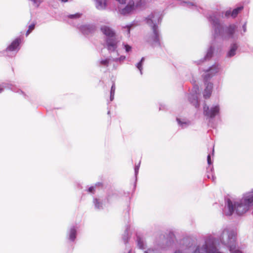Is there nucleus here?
Listing matches in <instances>:
<instances>
[{
  "label": "nucleus",
  "mask_w": 253,
  "mask_h": 253,
  "mask_svg": "<svg viewBox=\"0 0 253 253\" xmlns=\"http://www.w3.org/2000/svg\"><path fill=\"white\" fill-rule=\"evenodd\" d=\"M253 205V193H246L242 199L233 200L228 199L224 212L226 215H231L234 212L238 215H242L246 212Z\"/></svg>",
  "instance_id": "obj_1"
},
{
  "label": "nucleus",
  "mask_w": 253,
  "mask_h": 253,
  "mask_svg": "<svg viewBox=\"0 0 253 253\" xmlns=\"http://www.w3.org/2000/svg\"><path fill=\"white\" fill-rule=\"evenodd\" d=\"M210 19L214 28L215 38L220 36L223 40L231 39L234 40L238 39L237 25L235 24L230 25L225 29L224 33H222V27L219 22V16L213 14L210 16Z\"/></svg>",
  "instance_id": "obj_2"
},
{
  "label": "nucleus",
  "mask_w": 253,
  "mask_h": 253,
  "mask_svg": "<svg viewBox=\"0 0 253 253\" xmlns=\"http://www.w3.org/2000/svg\"><path fill=\"white\" fill-rule=\"evenodd\" d=\"M236 233L229 228L224 229L220 236V240L224 245L227 246L231 253H241L236 247Z\"/></svg>",
  "instance_id": "obj_3"
},
{
  "label": "nucleus",
  "mask_w": 253,
  "mask_h": 253,
  "mask_svg": "<svg viewBox=\"0 0 253 253\" xmlns=\"http://www.w3.org/2000/svg\"><path fill=\"white\" fill-rule=\"evenodd\" d=\"M161 18L159 13H152L146 18L147 23L152 28L153 33L149 36L148 42L153 46L160 45V38L156 24L159 22Z\"/></svg>",
  "instance_id": "obj_4"
},
{
  "label": "nucleus",
  "mask_w": 253,
  "mask_h": 253,
  "mask_svg": "<svg viewBox=\"0 0 253 253\" xmlns=\"http://www.w3.org/2000/svg\"><path fill=\"white\" fill-rule=\"evenodd\" d=\"M121 41V38L117 36L113 38H106L105 47L107 49L109 53H116L119 55L118 47Z\"/></svg>",
  "instance_id": "obj_5"
},
{
  "label": "nucleus",
  "mask_w": 253,
  "mask_h": 253,
  "mask_svg": "<svg viewBox=\"0 0 253 253\" xmlns=\"http://www.w3.org/2000/svg\"><path fill=\"white\" fill-rule=\"evenodd\" d=\"M144 4V0H140L135 4L134 1L130 0L126 6L119 10L120 14L126 15L131 13L136 7L142 6Z\"/></svg>",
  "instance_id": "obj_6"
},
{
  "label": "nucleus",
  "mask_w": 253,
  "mask_h": 253,
  "mask_svg": "<svg viewBox=\"0 0 253 253\" xmlns=\"http://www.w3.org/2000/svg\"><path fill=\"white\" fill-rule=\"evenodd\" d=\"M219 106L217 105L213 106L210 108L206 105L203 107V113L204 115L210 118H213L219 112Z\"/></svg>",
  "instance_id": "obj_7"
},
{
  "label": "nucleus",
  "mask_w": 253,
  "mask_h": 253,
  "mask_svg": "<svg viewBox=\"0 0 253 253\" xmlns=\"http://www.w3.org/2000/svg\"><path fill=\"white\" fill-rule=\"evenodd\" d=\"M220 70L218 65L215 64L207 70L203 75L204 80H209Z\"/></svg>",
  "instance_id": "obj_8"
},
{
  "label": "nucleus",
  "mask_w": 253,
  "mask_h": 253,
  "mask_svg": "<svg viewBox=\"0 0 253 253\" xmlns=\"http://www.w3.org/2000/svg\"><path fill=\"white\" fill-rule=\"evenodd\" d=\"M199 93V87L197 85H195L192 90V94L189 97V101L196 107H199L198 94Z\"/></svg>",
  "instance_id": "obj_9"
},
{
  "label": "nucleus",
  "mask_w": 253,
  "mask_h": 253,
  "mask_svg": "<svg viewBox=\"0 0 253 253\" xmlns=\"http://www.w3.org/2000/svg\"><path fill=\"white\" fill-rule=\"evenodd\" d=\"M101 31L106 38H113L116 36L115 31L110 27L104 25L101 27Z\"/></svg>",
  "instance_id": "obj_10"
},
{
  "label": "nucleus",
  "mask_w": 253,
  "mask_h": 253,
  "mask_svg": "<svg viewBox=\"0 0 253 253\" xmlns=\"http://www.w3.org/2000/svg\"><path fill=\"white\" fill-rule=\"evenodd\" d=\"M209 80H204L205 82V85H206V88L203 92V96L205 99L208 98L211 95L212 84L211 83H208Z\"/></svg>",
  "instance_id": "obj_11"
},
{
  "label": "nucleus",
  "mask_w": 253,
  "mask_h": 253,
  "mask_svg": "<svg viewBox=\"0 0 253 253\" xmlns=\"http://www.w3.org/2000/svg\"><path fill=\"white\" fill-rule=\"evenodd\" d=\"M21 40L20 39H16L6 48V52L18 51L19 49V45Z\"/></svg>",
  "instance_id": "obj_12"
},
{
  "label": "nucleus",
  "mask_w": 253,
  "mask_h": 253,
  "mask_svg": "<svg viewBox=\"0 0 253 253\" xmlns=\"http://www.w3.org/2000/svg\"><path fill=\"white\" fill-rule=\"evenodd\" d=\"M95 6L98 10H104L107 6V0H95Z\"/></svg>",
  "instance_id": "obj_13"
},
{
  "label": "nucleus",
  "mask_w": 253,
  "mask_h": 253,
  "mask_svg": "<svg viewBox=\"0 0 253 253\" xmlns=\"http://www.w3.org/2000/svg\"><path fill=\"white\" fill-rule=\"evenodd\" d=\"M243 9V6H240L236 8H235L233 11L231 12L230 10H227L226 11L225 15V16H229V15H231L233 17H236L239 12L241 11Z\"/></svg>",
  "instance_id": "obj_14"
},
{
  "label": "nucleus",
  "mask_w": 253,
  "mask_h": 253,
  "mask_svg": "<svg viewBox=\"0 0 253 253\" xmlns=\"http://www.w3.org/2000/svg\"><path fill=\"white\" fill-rule=\"evenodd\" d=\"M80 29L82 32L84 34H88L91 33L94 30L93 26L89 25H82L80 27Z\"/></svg>",
  "instance_id": "obj_15"
},
{
  "label": "nucleus",
  "mask_w": 253,
  "mask_h": 253,
  "mask_svg": "<svg viewBox=\"0 0 253 253\" xmlns=\"http://www.w3.org/2000/svg\"><path fill=\"white\" fill-rule=\"evenodd\" d=\"M238 45L236 43L231 44L230 49L227 53V56L231 57L236 54V50L238 48Z\"/></svg>",
  "instance_id": "obj_16"
},
{
  "label": "nucleus",
  "mask_w": 253,
  "mask_h": 253,
  "mask_svg": "<svg viewBox=\"0 0 253 253\" xmlns=\"http://www.w3.org/2000/svg\"><path fill=\"white\" fill-rule=\"evenodd\" d=\"M176 121L179 125L182 128H185L187 127L190 125V122L186 120L185 119H180L179 118L176 119Z\"/></svg>",
  "instance_id": "obj_17"
},
{
  "label": "nucleus",
  "mask_w": 253,
  "mask_h": 253,
  "mask_svg": "<svg viewBox=\"0 0 253 253\" xmlns=\"http://www.w3.org/2000/svg\"><path fill=\"white\" fill-rule=\"evenodd\" d=\"M77 230L74 227L70 228L69 232V239L72 241H74L76 237Z\"/></svg>",
  "instance_id": "obj_18"
},
{
  "label": "nucleus",
  "mask_w": 253,
  "mask_h": 253,
  "mask_svg": "<svg viewBox=\"0 0 253 253\" xmlns=\"http://www.w3.org/2000/svg\"><path fill=\"white\" fill-rule=\"evenodd\" d=\"M112 61V58L101 59L100 61V64L101 66H104V67H107L109 65L110 62Z\"/></svg>",
  "instance_id": "obj_19"
},
{
  "label": "nucleus",
  "mask_w": 253,
  "mask_h": 253,
  "mask_svg": "<svg viewBox=\"0 0 253 253\" xmlns=\"http://www.w3.org/2000/svg\"><path fill=\"white\" fill-rule=\"evenodd\" d=\"M144 253H159V251L156 249L150 248L146 251H145ZM174 253H183L180 250H177Z\"/></svg>",
  "instance_id": "obj_20"
},
{
  "label": "nucleus",
  "mask_w": 253,
  "mask_h": 253,
  "mask_svg": "<svg viewBox=\"0 0 253 253\" xmlns=\"http://www.w3.org/2000/svg\"><path fill=\"white\" fill-rule=\"evenodd\" d=\"M137 245L140 249H143L145 248V243L143 240L140 237L137 239Z\"/></svg>",
  "instance_id": "obj_21"
},
{
  "label": "nucleus",
  "mask_w": 253,
  "mask_h": 253,
  "mask_svg": "<svg viewBox=\"0 0 253 253\" xmlns=\"http://www.w3.org/2000/svg\"><path fill=\"white\" fill-rule=\"evenodd\" d=\"M144 57H142L140 60V61L136 65V67L138 68V69L140 71V74H142V64L144 61Z\"/></svg>",
  "instance_id": "obj_22"
},
{
  "label": "nucleus",
  "mask_w": 253,
  "mask_h": 253,
  "mask_svg": "<svg viewBox=\"0 0 253 253\" xmlns=\"http://www.w3.org/2000/svg\"><path fill=\"white\" fill-rule=\"evenodd\" d=\"M213 51V48L211 46L208 50L207 53L205 56V59H208L210 58L212 56Z\"/></svg>",
  "instance_id": "obj_23"
},
{
  "label": "nucleus",
  "mask_w": 253,
  "mask_h": 253,
  "mask_svg": "<svg viewBox=\"0 0 253 253\" xmlns=\"http://www.w3.org/2000/svg\"><path fill=\"white\" fill-rule=\"evenodd\" d=\"M94 204L95 207L97 209H100L102 208V203H100L99 200L97 199L94 200Z\"/></svg>",
  "instance_id": "obj_24"
},
{
  "label": "nucleus",
  "mask_w": 253,
  "mask_h": 253,
  "mask_svg": "<svg viewBox=\"0 0 253 253\" xmlns=\"http://www.w3.org/2000/svg\"><path fill=\"white\" fill-rule=\"evenodd\" d=\"M126 58L125 56L122 55L119 58H113L112 61L117 62H123Z\"/></svg>",
  "instance_id": "obj_25"
},
{
  "label": "nucleus",
  "mask_w": 253,
  "mask_h": 253,
  "mask_svg": "<svg viewBox=\"0 0 253 253\" xmlns=\"http://www.w3.org/2000/svg\"><path fill=\"white\" fill-rule=\"evenodd\" d=\"M35 26V24H32L29 26V29L26 33V36H28L29 35V34L32 32V31L34 29Z\"/></svg>",
  "instance_id": "obj_26"
},
{
  "label": "nucleus",
  "mask_w": 253,
  "mask_h": 253,
  "mask_svg": "<svg viewBox=\"0 0 253 253\" xmlns=\"http://www.w3.org/2000/svg\"><path fill=\"white\" fill-rule=\"evenodd\" d=\"M123 45L126 52H129L131 50V47L130 45L125 43H124Z\"/></svg>",
  "instance_id": "obj_27"
},
{
  "label": "nucleus",
  "mask_w": 253,
  "mask_h": 253,
  "mask_svg": "<svg viewBox=\"0 0 253 253\" xmlns=\"http://www.w3.org/2000/svg\"><path fill=\"white\" fill-rule=\"evenodd\" d=\"M183 3H184L185 4V5L189 7L196 6V5L193 3H192L191 2L183 1Z\"/></svg>",
  "instance_id": "obj_28"
},
{
  "label": "nucleus",
  "mask_w": 253,
  "mask_h": 253,
  "mask_svg": "<svg viewBox=\"0 0 253 253\" xmlns=\"http://www.w3.org/2000/svg\"><path fill=\"white\" fill-rule=\"evenodd\" d=\"M6 84H3L2 85H0V93H1L3 90L4 87H7L8 88L12 89V88L9 86H6Z\"/></svg>",
  "instance_id": "obj_29"
},
{
  "label": "nucleus",
  "mask_w": 253,
  "mask_h": 253,
  "mask_svg": "<svg viewBox=\"0 0 253 253\" xmlns=\"http://www.w3.org/2000/svg\"><path fill=\"white\" fill-rule=\"evenodd\" d=\"M81 14L79 13H76L75 14H72L69 16L70 18H78L80 17Z\"/></svg>",
  "instance_id": "obj_30"
},
{
  "label": "nucleus",
  "mask_w": 253,
  "mask_h": 253,
  "mask_svg": "<svg viewBox=\"0 0 253 253\" xmlns=\"http://www.w3.org/2000/svg\"><path fill=\"white\" fill-rule=\"evenodd\" d=\"M140 164V162H139L138 165L137 166H136L135 167V168H134L135 174L136 176L137 175V174L138 173V170H139V169Z\"/></svg>",
  "instance_id": "obj_31"
},
{
  "label": "nucleus",
  "mask_w": 253,
  "mask_h": 253,
  "mask_svg": "<svg viewBox=\"0 0 253 253\" xmlns=\"http://www.w3.org/2000/svg\"><path fill=\"white\" fill-rule=\"evenodd\" d=\"M115 89H116L115 84L114 83H113L111 86L110 93L115 94Z\"/></svg>",
  "instance_id": "obj_32"
},
{
  "label": "nucleus",
  "mask_w": 253,
  "mask_h": 253,
  "mask_svg": "<svg viewBox=\"0 0 253 253\" xmlns=\"http://www.w3.org/2000/svg\"><path fill=\"white\" fill-rule=\"evenodd\" d=\"M34 3L37 6H38L40 3L42 1V0H32Z\"/></svg>",
  "instance_id": "obj_33"
},
{
  "label": "nucleus",
  "mask_w": 253,
  "mask_h": 253,
  "mask_svg": "<svg viewBox=\"0 0 253 253\" xmlns=\"http://www.w3.org/2000/svg\"><path fill=\"white\" fill-rule=\"evenodd\" d=\"M207 161H208V164L209 165L211 164L212 162H211V156H210V155H209L208 156Z\"/></svg>",
  "instance_id": "obj_34"
},
{
  "label": "nucleus",
  "mask_w": 253,
  "mask_h": 253,
  "mask_svg": "<svg viewBox=\"0 0 253 253\" xmlns=\"http://www.w3.org/2000/svg\"><path fill=\"white\" fill-rule=\"evenodd\" d=\"M243 30L244 33H245L247 31L246 23H245L243 26Z\"/></svg>",
  "instance_id": "obj_35"
},
{
  "label": "nucleus",
  "mask_w": 253,
  "mask_h": 253,
  "mask_svg": "<svg viewBox=\"0 0 253 253\" xmlns=\"http://www.w3.org/2000/svg\"><path fill=\"white\" fill-rule=\"evenodd\" d=\"M93 191H94V187L93 186H91L89 188L88 192L92 193Z\"/></svg>",
  "instance_id": "obj_36"
},
{
  "label": "nucleus",
  "mask_w": 253,
  "mask_h": 253,
  "mask_svg": "<svg viewBox=\"0 0 253 253\" xmlns=\"http://www.w3.org/2000/svg\"><path fill=\"white\" fill-rule=\"evenodd\" d=\"M114 94H115L110 93V101H113V100L114 99Z\"/></svg>",
  "instance_id": "obj_37"
},
{
  "label": "nucleus",
  "mask_w": 253,
  "mask_h": 253,
  "mask_svg": "<svg viewBox=\"0 0 253 253\" xmlns=\"http://www.w3.org/2000/svg\"><path fill=\"white\" fill-rule=\"evenodd\" d=\"M117 1H118L119 3L123 4L126 2V0H116Z\"/></svg>",
  "instance_id": "obj_38"
},
{
  "label": "nucleus",
  "mask_w": 253,
  "mask_h": 253,
  "mask_svg": "<svg viewBox=\"0 0 253 253\" xmlns=\"http://www.w3.org/2000/svg\"><path fill=\"white\" fill-rule=\"evenodd\" d=\"M127 29H128V33H129V26H127Z\"/></svg>",
  "instance_id": "obj_39"
},
{
  "label": "nucleus",
  "mask_w": 253,
  "mask_h": 253,
  "mask_svg": "<svg viewBox=\"0 0 253 253\" xmlns=\"http://www.w3.org/2000/svg\"><path fill=\"white\" fill-rule=\"evenodd\" d=\"M63 2H67L68 0H61Z\"/></svg>",
  "instance_id": "obj_40"
},
{
  "label": "nucleus",
  "mask_w": 253,
  "mask_h": 253,
  "mask_svg": "<svg viewBox=\"0 0 253 253\" xmlns=\"http://www.w3.org/2000/svg\"><path fill=\"white\" fill-rule=\"evenodd\" d=\"M212 180L214 181L215 178H214V177L213 176H212Z\"/></svg>",
  "instance_id": "obj_41"
},
{
  "label": "nucleus",
  "mask_w": 253,
  "mask_h": 253,
  "mask_svg": "<svg viewBox=\"0 0 253 253\" xmlns=\"http://www.w3.org/2000/svg\"><path fill=\"white\" fill-rule=\"evenodd\" d=\"M124 240L126 242V239L125 237L124 238Z\"/></svg>",
  "instance_id": "obj_42"
},
{
  "label": "nucleus",
  "mask_w": 253,
  "mask_h": 253,
  "mask_svg": "<svg viewBox=\"0 0 253 253\" xmlns=\"http://www.w3.org/2000/svg\"><path fill=\"white\" fill-rule=\"evenodd\" d=\"M213 153H214V149H213V150H212V154H213Z\"/></svg>",
  "instance_id": "obj_43"
}]
</instances>
